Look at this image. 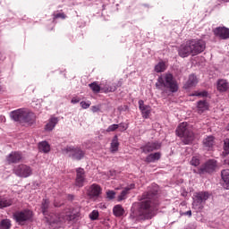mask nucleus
I'll return each instance as SVG.
<instances>
[{"mask_svg": "<svg viewBox=\"0 0 229 229\" xmlns=\"http://www.w3.org/2000/svg\"><path fill=\"white\" fill-rule=\"evenodd\" d=\"M55 207H58V205L56 203H55Z\"/></svg>", "mask_w": 229, "mask_h": 229, "instance_id": "obj_50", "label": "nucleus"}, {"mask_svg": "<svg viewBox=\"0 0 229 229\" xmlns=\"http://www.w3.org/2000/svg\"><path fill=\"white\" fill-rule=\"evenodd\" d=\"M227 131H229V123H228V125H227Z\"/></svg>", "mask_w": 229, "mask_h": 229, "instance_id": "obj_49", "label": "nucleus"}, {"mask_svg": "<svg viewBox=\"0 0 229 229\" xmlns=\"http://www.w3.org/2000/svg\"><path fill=\"white\" fill-rule=\"evenodd\" d=\"M138 105L142 117L144 119H148V117H149V114H151V106L144 105V100H139Z\"/></svg>", "mask_w": 229, "mask_h": 229, "instance_id": "obj_17", "label": "nucleus"}, {"mask_svg": "<svg viewBox=\"0 0 229 229\" xmlns=\"http://www.w3.org/2000/svg\"><path fill=\"white\" fill-rule=\"evenodd\" d=\"M202 144L207 149H212L214 148V144H216V139L214 136H208L203 140Z\"/></svg>", "mask_w": 229, "mask_h": 229, "instance_id": "obj_20", "label": "nucleus"}, {"mask_svg": "<svg viewBox=\"0 0 229 229\" xmlns=\"http://www.w3.org/2000/svg\"><path fill=\"white\" fill-rule=\"evenodd\" d=\"M162 148V144L160 142H148L146 145L142 146L140 148L142 153H145L148 155V153H151L153 151H157V149H160Z\"/></svg>", "mask_w": 229, "mask_h": 229, "instance_id": "obj_14", "label": "nucleus"}, {"mask_svg": "<svg viewBox=\"0 0 229 229\" xmlns=\"http://www.w3.org/2000/svg\"><path fill=\"white\" fill-rule=\"evenodd\" d=\"M85 169L81 167L76 168L75 186L81 188L85 185Z\"/></svg>", "mask_w": 229, "mask_h": 229, "instance_id": "obj_12", "label": "nucleus"}, {"mask_svg": "<svg viewBox=\"0 0 229 229\" xmlns=\"http://www.w3.org/2000/svg\"><path fill=\"white\" fill-rule=\"evenodd\" d=\"M13 217L17 223H26V221L33 219V211L30 209L17 211L14 213Z\"/></svg>", "mask_w": 229, "mask_h": 229, "instance_id": "obj_10", "label": "nucleus"}, {"mask_svg": "<svg viewBox=\"0 0 229 229\" xmlns=\"http://www.w3.org/2000/svg\"><path fill=\"white\" fill-rule=\"evenodd\" d=\"M89 87L96 94H98V93L101 92V90H103V89H101V86H99L98 82H92V83L89 84Z\"/></svg>", "mask_w": 229, "mask_h": 229, "instance_id": "obj_32", "label": "nucleus"}, {"mask_svg": "<svg viewBox=\"0 0 229 229\" xmlns=\"http://www.w3.org/2000/svg\"><path fill=\"white\" fill-rule=\"evenodd\" d=\"M158 186L153 185V189H148L141 196V201L133 204L130 218L136 219V221H149L157 216L158 210Z\"/></svg>", "mask_w": 229, "mask_h": 229, "instance_id": "obj_1", "label": "nucleus"}, {"mask_svg": "<svg viewBox=\"0 0 229 229\" xmlns=\"http://www.w3.org/2000/svg\"><path fill=\"white\" fill-rule=\"evenodd\" d=\"M178 55L181 58H187V56H191V55H192V48H191L189 41L180 46Z\"/></svg>", "mask_w": 229, "mask_h": 229, "instance_id": "obj_13", "label": "nucleus"}, {"mask_svg": "<svg viewBox=\"0 0 229 229\" xmlns=\"http://www.w3.org/2000/svg\"><path fill=\"white\" fill-rule=\"evenodd\" d=\"M111 153H115V151H118L119 149V140L117 139V136H114L112 142H111Z\"/></svg>", "mask_w": 229, "mask_h": 229, "instance_id": "obj_29", "label": "nucleus"}, {"mask_svg": "<svg viewBox=\"0 0 229 229\" xmlns=\"http://www.w3.org/2000/svg\"><path fill=\"white\" fill-rule=\"evenodd\" d=\"M58 124V118L57 117H52L49 119L48 123L45 126L46 131H53L55 130V126Z\"/></svg>", "mask_w": 229, "mask_h": 229, "instance_id": "obj_22", "label": "nucleus"}, {"mask_svg": "<svg viewBox=\"0 0 229 229\" xmlns=\"http://www.w3.org/2000/svg\"><path fill=\"white\" fill-rule=\"evenodd\" d=\"M190 96H196L197 98H207V96H208V92H207V90L195 91L191 93Z\"/></svg>", "mask_w": 229, "mask_h": 229, "instance_id": "obj_34", "label": "nucleus"}, {"mask_svg": "<svg viewBox=\"0 0 229 229\" xmlns=\"http://www.w3.org/2000/svg\"><path fill=\"white\" fill-rule=\"evenodd\" d=\"M22 160V154L21 152H12L7 157L8 164H17Z\"/></svg>", "mask_w": 229, "mask_h": 229, "instance_id": "obj_18", "label": "nucleus"}, {"mask_svg": "<svg viewBox=\"0 0 229 229\" xmlns=\"http://www.w3.org/2000/svg\"><path fill=\"white\" fill-rule=\"evenodd\" d=\"M167 69V66L165 65V63L164 61L159 62L155 66V71L157 72H164Z\"/></svg>", "mask_w": 229, "mask_h": 229, "instance_id": "obj_30", "label": "nucleus"}, {"mask_svg": "<svg viewBox=\"0 0 229 229\" xmlns=\"http://www.w3.org/2000/svg\"><path fill=\"white\" fill-rule=\"evenodd\" d=\"M229 88V84L228 81H226V80H218L217 81V90H219V92H226L228 90Z\"/></svg>", "mask_w": 229, "mask_h": 229, "instance_id": "obj_24", "label": "nucleus"}, {"mask_svg": "<svg viewBox=\"0 0 229 229\" xmlns=\"http://www.w3.org/2000/svg\"><path fill=\"white\" fill-rule=\"evenodd\" d=\"M197 108L199 114H203L205 110H208V103H207L205 100H200L197 104Z\"/></svg>", "mask_w": 229, "mask_h": 229, "instance_id": "obj_27", "label": "nucleus"}, {"mask_svg": "<svg viewBox=\"0 0 229 229\" xmlns=\"http://www.w3.org/2000/svg\"><path fill=\"white\" fill-rule=\"evenodd\" d=\"M181 216H188V217H191L192 216V211L188 210L186 212H182V213H181Z\"/></svg>", "mask_w": 229, "mask_h": 229, "instance_id": "obj_45", "label": "nucleus"}, {"mask_svg": "<svg viewBox=\"0 0 229 229\" xmlns=\"http://www.w3.org/2000/svg\"><path fill=\"white\" fill-rule=\"evenodd\" d=\"M217 167V161L216 159H209L204 165H202L198 171L193 170V173L198 174H205V173H214Z\"/></svg>", "mask_w": 229, "mask_h": 229, "instance_id": "obj_9", "label": "nucleus"}, {"mask_svg": "<svg viewBox=\"0 0 229 229\" xmlns=\"http://www.w3.org/2000/svg\"><path fill=\"white\" fill-rule=\"evenodd\" d=\"M99 217V211L98 210H93L90 214H89V219H91V221H97V219Z\"/></svg>", "mask_w": 229, "mask_h": 229, "instance_id": "obj_36", "label": "nucleus"}, {"mask_svg": "<svg viewBox=\"0 0 229 229\" xmlns=\"http://www.w3.org/2000/svg\"><path fill=\"white\" fill-rule=\"evenodd\" d=\"M176 135L181 137L182 141L185 145L192 144V141L194 140V132H192V130L187 122L182 123L177 127Z\"/></svg>", "mask_w": 229, "mask_h": 229, "instance_id": "obj_5", "label": "nucleus"}, {"mask_svg": "<svg viewBox=\"0 0 229 229\" xmlns=\"http://www.w3.org/2000/svg\"><path fill=\"white\" fill-rule=\"evenodd\" d=\"M191 165L198 167V165H199V158H198V157H193L191 160Z\"/></svg>", "mask_w": 229, "mask_h": 229, "instance_id": "obj_38", "label": "nucleus"}, {"mask_svg": "<svg viewBox=\"0 0 229 229\" xmlns=\"http://www.w3.org/2000/svg\"><path fill=\"white\" fill-rule=\"evenodd\" d=\"M10 117L16 123H26V124H29L30 126H31V124H35V121L37 119V116H35L33 112H30L23 108L11 112Z\"/></svg>", "mask_w": 229, "mask_h": 229, "instance_id": "obj_4", "label": "nucleus"}, {"mask_svg": "<svg viewBox=\"0 0 229 229\" xmlns=\"http://www.w3.org/2000/svg\"><path fill=\"white\" fill-rule=\"evenodd\" d=\"M128 194H129L128 190H126V188H124L122 191V192L120 193V195L117 197V200L118 201H123V199H126Z\"/></svg>", "mask_w": 229, "mask_h": 229, "instance_id": "obj_33", "label": "nucleus"}, {"mask_svg": "<svg viewBox=\"0 0 229 229\" xmlns=\"http://www.w3.org/2000/svg\"><path fill=\"white\" fill-rule=\"evenodd\" d=\"M224 153L229 155V139L224 140Z\"/></svg>", "mask_w": 229, "mask_h": 229, "instance_id": "obj_37", "label": "nucleus"}, {"mask_svg": "<svg viewBox=\"0 0 229 229\" xmlns=\"http://www.w3.org/2000/svg\"><path fill=\"white\" fill-rule=\"evenodd\" d=\"M119 128H121V131H126V130H128V125L124 124V123H119L118 124Z\"/></svg>", "mask_w": 229, "mask_h": 229, "instance_id": "obj_43", "label": "nucleus"}, {"mask_svg": "<svg viewBox=\"0 0 229 229\" xmlns=\"http://www.w3.org/2000/svg\"><path fill=\"white\" fill-rule=\"evenodd\" d=\"M12 228V222L10 219H3L0 222V229H10Z\"/></svg>", "mask_w": 229, "mask_h": 229, "instance_id": "obj_31", "label": "nucleus"}, {"mask_svg": "<svg viewBox=\"0 0 229 229\" xmlns=\"http://www.w3.org/2000/svg\"><path fill=\"white\" fill-rule=\"evenodd\" d=\"M106 196L108 199H114L115 198V191H106Z\"/></svg>", "mask_w": 229, "mask_h": 229, "instance_id": "obj_42", "label": "nucleus"}, {"mask_svg": "<svg viewBox=\"0 0 229 229\" xmlns=\"http://www.w3.org/2000/svg\"><path fill=\"white\" fill-rule=\"evenodd\" d=\"M221 178L223 181V187L228 191L229 190V169L222 170Z\"/></svg>", "mask_w": 229, "mask_h": 229, "instance_id": "obj_19", "label": "nucleus"}, {"mask_svg": "<svg viewBox=\"0 0 229 229\" xmlns=\"http://www.w3.org/2000/svg\"><path fill=\"white\" fill-rule=\"evenodd\" d=\"M102 90L106 94L108 92H115V90H117V86L116 85H113V86H109V87H105L102 88Z\"/></svg>", "mask_w": 229, "mask_h": 229, "instance_id": "obj_35", "label": "nucleus"}, {"mask_svg": "<svg viewBox=\"0 0 229 229\" xmlns=\"http://www.w3.org/2000/svg\"><path fill=\"white\" fill-rule=\"evenodd\" d=\"M41 212L45 216V219L48 225H58L67 221H74L76 217H80V212L72 208H66L60 214H49V199H43L41 203Z\"/></svg>", "mask_w": 229, "mask_h": 229, "instance_id": "obj_2", "label": "nucleus"}, {"mask_svg": "<svg viewBox=\"0 0 229 229\" xmlns=\"http://www.w3.org/2000/svg\"><path fill=\"white\" fill-rule=\"evenodd\" d=\"M133 189H135V183H131L129 186L125 187V190L129 192Z\"/></svg>", "mask_w": 229, "mask_h": 229, "instance_id": "obj_46", "label": "nucleus"}, {"mask_svg": "<svg viewBox=\"0 0 229 229\" xmlns=\"http://www.w3.org/2000/svg\"><path fill=\"white\" fill-rule=\"evenodd\" d=\"M14 174L20 178H28L33 174V170L27 165H19L14 168Z\"/></svg>", "mask_w": 229, "mask_h": 229, "instance_id": "obj_11", "label": "nucleus"}, {"mask_svg": "<svg viewBox=\"0 0 229 229\" xmlns=\"http://www.w3.org/2000/svg\"><path fill=\"white\" fill-rule=\"evenodd\" d=\"M156 89L158 90H164V89H167L172 93H174L178 90V82L174 80V77L171 73L162 74L157 78V81L156 82Z\"/></svg>", "mask_w": 229, "mask_h": 229, "instance_id": "obj_3", "label": "nucleus"}, {"mask_svg": "<svg viewBox=\"0 0 229 229\" xmlns=\"http://www.w3.org/2000/svg\"><path fill=\"white\" fill-rule=\"evenodd\" d=\"M208 191H199L193 194L192 208L197 212H201L205 208V203L210 198Z\"/></svg>", "mask_w": 229, "mask_h": 229, "instance_id": "obj_6", "label": "nucleus"}, {"mask_svg": "<svg viewBox=\"0 0 229 229\" xmlns=\"http://www.w3.org/2000/svg\"><path fill=\"white\" fill-rule=\"evenodd\" d=\"M38 149L43 153H49V151H51V146H49V143H47V141H41L38 144Z\"/></svg>", "mask_w": 229, "mask_h": 229, "instance_id": "obj_28", "label": "nucleus"}, {"mask_svg": "<svg viewBox=\"0 0 229 229\" xmlns=\"http://www.w3.org/2000/svg\"><path fill=\"white\" fill-rule=\"evenodd\" d=\"M113 213L115 217H121L124 216V208L121 205H116L113 208Z\"/></svg>", "mask_w": 229, "mask_h": 229, "instance_id": "obj_26", "label": "nucleus"}, {"mask_svg": "<svg viewBox=\"0 0 229 229\" xmlns=\"http://www.w3.org/2000/svg\"><path fill=\"white\" fill-rule=\"evenodd\" d=\"M13 205V199L0 197V208H6V207H12Z\"/></svg>", "mask_w": 229, "mask_h": 229, "instance_id": "obj_25", "label": "nucleus"}, {"mask_svg": "<svg viewBox=\"0 0 229 229\" xmlns=\"http://www.w3.org/2000/svg\"><path fill=\"white\" fill-rule=\"evenodd\" d=\"M63 153L72 158V160H81L85 157V151L78 147H66L63 148Z\"/></svg>", "mask_w": 229, "mask_h": 229, "instance_id": "obj_8", "label": "nucleus"}, {"mask_svg": "<svg viewBox=\"0 0 229 229\" xmlns=\"http://www.w3.org/2000/svg\"><path fill=\"white\" fill-rule=\"evenodd\" d=\"M99 110H101V107L99 106H91V111L93 112V114H96V112H99Z\"/></svg>", "mask_w": 229, "mask_h": 229, "instance_id": "obj_44", "label": "nucleus"}, {"mask_svg": "<svg viewBox=\"0 0 229 229\" xmlns=\"http://www.w3.org/2000/svg\"><path fill=\"white\" fill-rule=\"evenodd\" d=\"M3 90V87L0 85V91Z\"/></svg>", "mask_w": 229, "mask_h": 229, "instance_id": "obj_48", "label": "nucleus"}, {"mask_svg": "<svg viewBox=\"0 0 229 229\" xmlns=\"http://www.w3.org/2000/svg\"><path fill=\"white\" fill-rule=\"evenodd\" d=\"M118 128H119V124L114 123V124L109 125V126L107 127L106 131H107L108 133H110V131H115V130H117Z\"/></svg>", "mask_w": 229, "mask_h": 229, "instance_id": "obj_39", "label": "nucleus"}, {"mask_svg": "<svg viewBox=\"0 0 229 229\" xmlns=\"http://www.w3.org/2000/svg\"><path fill=\"white\" fill-rule=\"evenodd\" d=\"M198 85V77L194 74L190 75L188 81L184 84V89H191V87H196Z\"/></svg>", "mask_w": 229, "mask_h": 229, "instance_id": "obj_23", "label": "nucleus"}, {"mask_svg": "<svg viewBox=\"0 0 229 229\" xmlns=\"http://www.w3.org/2000/svg\"><path fill=\"white\" fill-rule=\"evenodd\" d=\"M66 15L64 13H54V19H66Z\"/></svg>", "mask_w": 229, "mask_h": 229, "instance_id": "obj_40", "label": "nucleus"}, {"mask_svg": "<svg viewBox=\"0 0 229 229\" xmlns=\"http://www.w3.org/2000/svg\"><path fill=\"white\" fill-rule=\"evenodd\" d=\"M216 37H219L222 40L229 38V29L225 27H218L214 30Z\"/></svg>", "mask_w": 229, "mask_h": 229, "instance_id": "obj_16", "label": "nucleus"}, {"mask_svg": "<svg viewBox=\"0 0 229 229\" xmlns=\"http://www.w3.org/2000/svg\"><path fill=\"white\" fill-rule=\"evenodd\" d=\"M188 42L191 49L192 56L203 53L207 47V43L203 39H190Z\"/></svg>", "mask_w": 229, "mask_h": 229, "instance_id": "obj_7", "label": "nucleus"}, {"mask_svg": "<svg viewBox=\"0 0 229 229\" xmlns=\"http://www.w3.org/2000/svg\"><path fill=\"white\" fill-rule=\"evenodd\" d=\"M161 157L162 154H160V152H155L147 156L145 161L148 164H154V162H158V159L161 158Z\"/></svg>", "mask_w": 229, "mask_h": 229, "instance_id": "obj_21", "label": "nucleus"}, {"mask_svg": "<svg viewBox=\"0 0 229 229\" xmlns=\"http://www.w3.org/2000/svg\"><path fill=\"white\" fill-rule=\"evenodd\" d=\"M101 192H103V189H101V186L94 183L89 187L87 195L89 196V198H90V199H94L99 198V196H101Z\"/></svg>", "mask_w": 229, "mask_h": 229, "instance_id": "obj_15", "label": "nucleus"}, {"mask_svg": "<svg viewBox=\"0 0 229 229\" xmlns=\"http://www.w3.org/2000/svg\"><path fill=\"white\" fill-rule=\"evenodd\" d=\"M81 108H83L84 110H87V108L90 107V101L85 102V101H81Z\"/></svg>", "mask_w": 229, "mask_h": 229, "instance_id": "obj_41", "label": "nucleus"}, {"mask_svg": "<svg viewBox=\"0 0 229 229\" xmlns=\"http://www.w3.org/2000/svg\"><path fill=\"white\" fill-rule=\"evenodd\" d=\"M71 103H72V105H76V103H80V98H72L71 100Z\"/></svg>", "mask_w": 229, "mask_h": 229, "instance_id": "obj_47", "label": "nucleus"}]
</instances>
